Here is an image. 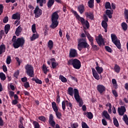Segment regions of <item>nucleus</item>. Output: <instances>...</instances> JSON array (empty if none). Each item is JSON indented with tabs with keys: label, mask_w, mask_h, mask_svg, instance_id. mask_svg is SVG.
Masks as SVG:
<instances>
[{
	"label": "nucleus",
	"mask_w": 128,
	"mask_h": 128,
	"mask_svg": "<svg viewBox=\"0 0 128 128\" xmlns=\"http://www.w3.org/2000/svg\"><path fill=\"white\" fill-rule=\"evenodd\" d=\"M85 16L87 18H90L91 20H94V13L90 12H85Z\"/></svg>",
	"instance_id": "obj_16"
},
{
	"label": "nucleus",
	"mask_w": 128,
	"mask_h": 128,
	"mask_svg": "<svg viewBox=\"0 0 128 128\" xmlns=\"http://www.w3.org/2000/svg\"><path fill=\"white\" fill-rule=\"evenodd\" d=\"M90 44L86 42V38H80L78 39V49L80 52L82 50V48H88Z\"/></svg>",
	"instance_id": "obj_2"
},
{
	"label": "nucleus",
	"mask_w": 128,
	"mask_h": 128,
	"mask_svg": "<svg viewBox=\"0 0 128 128\" xmlns=\"http://www.w3.org/2000/svg\"><path fill=\"white\" fill-rule=\"evenodd\" d=\"M121 26L123 30L124 31L126 30H128V24L126 23L123 22L121 24Z\"/></svg>",
	"instance_id": "obj_37"
},
{
	"label": "nucleus",
	"mask_w": 128,
	"mask_h": 128,
	"mask_svg": "<svg viewBox=\"0 0 128 128\" xmlns=\"http://www.w3.org/2000/svg\"><path fill=\"white\" fill-rule=\"evenodd\" d=\"M24 86L25 88H30V82H25L24 84Z\"/></svg>",
	"instance_id": "obj_60"
},
{
	"label": "nucleus",
	"mask_w": 128,
	"mask_h": 128,
	"mask_svg": "<svg viewBox=\"0 0 128 128\" xmlns=\"http://www.w3.org/2000/svg\"><path fill=\"white\" fill-rule=\"evenodd\" d=\"M90 45L92 46V48L93 50H98V46L94 44V42L92 44H90Z\"/></svg>",
	"instance_id": "obj_48"
},
{
	"label": "nucleus",
	"mask_w": 128,
	"mask_h": 128,
	"mask_svg": "<svg viewBox=\"0 0 128 128\" xmlns=\"http://www.w3.org/2000/svg\"><path fill=\"white\" fill-rule=\"evenodd\" d=\"M86 36L90 42V44H93L94 43V38H92V36H90V33H88L87 34H86Z\"/></svg>",
	"instance_id": "obj_30"
},
{
	"label": "nucleus",
	"mask_w": 128,
	"mask_h": 128,
	"mask_svg": "<svg viewBox=\"0 0 128 128\" xmlns=\"http://www.w3.org/2000/svg\"><path fill=\"white\" fill-rule=\"evenodd\" d=\"M8 22V17L6 16L4 18L3 22H4V24H6Z\"/></svg>",
	"instance_id": "obj_59"
},
{
	"label": "nucleus",
	"mask_w": 128,
	"mask_h": 128,
	"mask_svg": "<svg viewBox=\"0 0 128 128\" xmlns=\"http://www.w3.org/2000/svg\"><path fill=\"white\" fill-rule=\"evenodd\" d=\"M52 108H53V110L56 114L57 118H58V120H60V118H62V113L58 112V108L56 106V102H52Z\"/></svg>",
	"instance_id": "obj_8"
},
{
	"label": "nucleus",
	"mask_w": 128,
	"mask_h": 128,
	"mask_svg": "<svg viewBox=\"0 0 128 128\" xmlns=\"http://www.w3.org/2000/svg\"><path fill=\"white\" fill-rule=\"evenodd\" d=\"M111 38L113 44L116 46L118 50H120V48H122V44H120V40H118L116 35L115 34H111Z\"/></svg>",
	"instance_id": "obj_7"
},
{
	"label": "nucleus",
	"mask_w": 128,
	"mask_h": 128,
	"mask_svg": "<svg viewBox=\"0 0 128 128\" xmlns=\"http://www.w3.org/2000/svg\"><path fill=\"white\" fill-rule=\"evenodd\" d=\"M4 12V5L2 4H0V16Z\"/></svg>",
	"instance_id": "obj_53"
},
{
	"label": "nucleus",
	"mask_w": 128,
	"mask_h": 128,
	"mask_svg": "<svg viewBox=\"0 0 128 128\" xmlns=\"http://www.w3.org/2000/svg\"><path fill=\"white\" fill-rule=\"evenodd\" d=\"M32 124L34 126V128H40V124H38L36 121H34L32 122Z\"/></svg>",
	"instance_id": "obj_42"
},
{
	"label": "nucleus",
	"mask_w": 128,
	"mask_h": 128,
	"mask_svg": "<svg viewBox=\"0 0 128 128\" xmlns=\"http://www.w3.org/2000/svg\"><path fill=\"white\" fill-rule=\"evenodd\" d=\"M10 62H12V57H10V56H8L6 60L7 64H10Z\"/></svg>",
	"instance_id": "obj_47"
},
{
	"label": "nucleus",
	"mask_w": 128,
	"mask_h": 128,
	"mask_svg": "<svg viewBox=\"0 0 128 128\" xmlns=\"http://www.w3.org/2000/svg\"><path fill=\"white\" fill-rule=\"evenodd\" d=\"M12 20H20V14L18 12H16L12 15Z\"/></svg>",
	"instance_id": "obj_19"
},
{
	"label": "nucleus",
	"mask_w": 128,
	"mask_h": 128,
	"mask_svg": "<svg viewBox=\"0 0 128 128\" xmlns=\"http://www.w3.org/2000/svg\"><path fill=\"white\" fill-rule=\"evenodd\" d=\"M4 52H6V45L1 44L0 46V54H2Z\"/></svg>",
	"instance_id": "obj_25"
},
{
	"label": "nucleus",
	"mask_w": 128,
	"mask_h": 128,
	"mask_svg": "<svg viewBox=\"0 0 128 128\" xmlns=\"http://www.w3.org/2000/svg\"><path fill=\"white\" fill-rule=\"evenodd\" d=\"M92 70L94 78L96 80H99L100 75H98V72H96V69H94V68H92Z\"/></svg>",
	"instance_id": "obj_15"
},
{
	"label": "nucleus",
	"mask_w": 128,
	"mask_h": 128,
	"mask_svg": "<svg viewBox=\"0 0 128 128\" xmlns=\"http://www.w3.org/2000/svg\"><path fill=\"white\" fill-rule=\"evenodd\" d=\"M43 71L44 74H46L48 73V68H46V65H43Z\"/></svg>",
	"instance_id": "obj_54"
},
{
	"label": "nucleus",
	"mask_w": 128,
	"mask_h": 128,
	"mask_svg": "<svg viewBox=\"0 0 128 128\" xmlns=\"http://www.w3.org/2000/svg\"><path fill=\"white\" fill-rule=\"evenodd\" d=\"M78 128V124L77 122L74 123L72 124V128Z\"/></svg>",
	"instance_id": "obj_64"
},
{
	"label": "nucleus",
	"mask_w": 128,
	"mask_h": 128,
	"mask_svg": "<svg viewBox=\"0 0 128 128\" xmlns=\"http://www.w3.org/2000/svg\"><path fill=\"white\" fill-rule=\"evenodd\" d=\"M72 14L75 16L76 20H78L81 22L82 26H85L86 28H90V22H88V20H86L84 18L82 17H80L76 11L72 10Z\"/></svg>",
	"instance_id": "obj_4"
},
{
	"label": "nucleus",
	"mask_w": 128,
	"mask_h": 128,
	"mask_svg": "<svg viewBox=\"0 0 128 128\" xmlns=\"http://www.w3.org/2000/svg\"><path fill=\"white\" fill-rule=\"evenodd\" d=\"M118 112L119 114V116H124L126 112V109L124 106H121L120 107L118 108Z\"/></svg>",
	"instance_id": "obj_11"
},
{
	"label": "nucleus",
	"mask_w": 128,
	"mask_h": 128,
	"mask_svg": "<svg viewBox=\"0 0 128 128\" xmlns=\"http://www.w3.org/2000/svg\"><path fill=\"white\" fill-rule=\"evenodd\" d=\"M68 66H72L76 70H80L82 68V62L80 60L76 58H72L68 61Z\"/></svg>",
	"instance_id": "obj_3"
},
{
	"label": "nucleus",
	"mask_w": 128,
	"mask_h": 128,
	"mask_svg": "<svg viewBox=\"0 0 128 128\" xmlns=\"http://www.w3.org/2000/svg\"><path fill=\"white\" fill-rule=\"evenodd\" d=\"M4 124V120H2V118L0 116V126H3Z\"/></svg>",
	"instance_id": "obj_58"
},
{
	"label": "nucleus",
	"mask_w": 128,
	"mask_h": 128,
	"mask_svg": "<svg viewBox=\"0 0 128 128\" xmlns=\"http://www.w3.org/2000/svg\"><path fill=\"white\" fill-rule=\"evenodd\" d=\"M58 64L56 62H52V68H56V66H58Z\"/></svg>",
	"instance_id": "obj_55"
},
{
	"label": "nucleus",
	"mask_w": 128,
	"mask_h": 128,
	"mask_svg": "<svg viewBox=\"0 0 128 128\" xmlns=\"http://www.w3.org/2000/svg\"><path fill=\"white\" fill-rule=\"evenodd\" d=\"M48 46L50 50H52V48H54V42L52 40H50L48 43Z\"/></svg>",
	"instance_id": "obj_26"
},
{
	"label": "nucleus",
	"mask_w": 128,
	"mask_h": 128,
	"mask_svg": "<svg viewBox=\"0 0 128 128\" xmlns=\"http://www.w3.org/2000/svg\"><path fill=\"white\" fill-rule=\"evenodd\" d=\"M36 34H34L32 36H31L30 38V40H31V42H34V40H36V38H38L40 37V35H38V32H35Z\"/></svg>",
	"instance_id": "obj_22"
},
{
	"label": "nucleus",
	"mask_w": 128,
	"mask_h": 128,
	"mask_svg": "<svg viewBox=\"0 0 128 128\" xmlns=\"http://www.w3.org/2000/svg\"><path fill=\"white\" fill-rule=\"evenodd\" d=\"M96 40L97 44H98L100 46L102 44H104V38H102V36L101 34L98 36V38H96Z\"/></svg>",
	"instance_id": "obj_14"
},
{
	"label": "nucleus",
	"mask_w": 128,
	"mask_h": 128,
	"mask_svg": "<svg viewBox=\"0 0 128 128\" xmlns=\"http://www.w3.org/2000/svg\"><path fill=\"white\" fill-rule=\"evenodd\" d=\"M74 88L72 87H69L68 88V93L70 96H74Z\"/></svg>",
	"instance_id": "obj_31"
},
{
	"label": "nucleus",
	"mask_w": 128,
	"mask_h": 128,
	"mask_svg": "<svg viewBox=\"0 0 128 128\" xmlns=\"http://www.w3.org/2000/svg\"><path fill=\"white\" fill-rule=\"evenodd\" d=\"M123 120L125 124H127V126H128V115L124 114L123 116Z\"/></svg>",
	"instance_id": "obj_46"
},
{
	"label": "nucleus",
	"mask_w": 128,
	"mask_h": 128,
	"mask_svg": "<svg viewBox=\"0 0 128 128\" xmlns=\"http://www.w3.org/2000/svg\"><path fill=\"white\" fill-rule=\"evenodd\" d=\"M36 3L39 4L40 6H44V4H46V0H36Z\"/></svg>",
	"instance_id": "obj_27"
},
{
	"label": "nucleus",
	"mask_w": 128,
	"mask_h": 128,
	"mask_svg": "<svg viewBox=\"0 0 128 128\" xmlns=\"http://www.w3.org/2000/svg\"><path fill=\"white\" fill-rule=\"evenodd\" d=\"M26 74L30 78H34V66L30 64H27L25 66Z\"/></svg>",
	"instance_id": "obj_5"
},
{
	"label": "nucleus",
	"mask_w": 128,
	"mask_h": 128,
	"mask_svg": "<svg viewBox=\"0 0 128 128\" xmlns=\"http://www.w3.org/2000/svg\"><path fill=\"white\" fill-rule=\"evenodd\" d=\"M59 78H60V80H61V82H68V80H66V78L62 75H60L59 76Z\"/></svg>",
	"instance_id": "obj_38"
},
{
	"label": "nucleus",
	"mask_w": 128,
	"mask_h": 128,
	"mask_svg": "<svg viewBox=\"0 0 128 128\" xmlns=\"http://www.w3.org/2000/svg\"><path fill=\"white\" fill-rule=\"evenodd\" d=\"M102 114L103 116H104L106 120H110V114H108V112L106 110H104Z\"/></svg>",
	"instance_id": "obj_34"
},
{
	"label": "nucleus",
	"mask_w": 128,
	"mask_h": 128,
	"mask_svg": "<svg viewBox=\"0 0 128 128\" xmlns=\"http://www.w3.org/2000/svg\"><path fill=\"white\" fill-rule=\"evenodd\" d=\"M69 56L70 58L78 56V51L76 49H70Z\"/></svg>",
	"instance_id": "obj_12"
},
{
	"label": "nucleus",
	"mask_w": 128,
	"mask_h": 128,
	"mask_svg": "<svg viewBox=\"0 0 128 128\" xmlns=\"http://www.w3.org/2000/svg\"><path fill=\"white\" fill-rule=\"evenodd\" d=\"M112 84L114 88H118V83L116 82V80L115 78L112 79Z\"/></svg>",
	"instance_id": "obj_40"
},
{
	"label": "nucleus",
	"mask_w": 128,
	"mask_h": 128,
	"mask_svg": "<svg viewBox=\"0 0 128 128\" xmlns=\"http://www.w3.org/2000/svg\"><path fill=\"white\" fill-rule=\"evenodd\" d=\"M52 120H54V115H52V114H50V116H49V120L48 122H50Z\"/></svg>",
	"instance_id": "obj_62"
},
{
	"label": "nucleus",
	"mask_w": 128,
	"mask_h": 128,
	"mask_svg": "<svg viewBox=\"0 0 128 128\" xmlns=\"http://www.w3.org/2000/svg\"><path fill=\"white\" fill-rule=\"evenodd\" d=\"M38 120H41L42 122H46V117H44V116H40L38 117Z\"/></svg>",
	"instance_id": "obj_56"
},
{
	"label": "nucleus",
	"mask_w": 128,
	"mask_h": 128,
	"mask_svg": "<svg viewBox=\"0 0 128 128\" xmlns=\"http://www.w3.org/2000/svg\"><path fill=\"white\" fill-rule=\"evenodd\" d=\"M114 70L115 72L120 74V67L118 64H116L114 66Z\"/></svg>",
	"instance_id": "obj_28"
},
{
	"label": "nucleus",
	"mask_w": 128,
	"mask_h": 128,
	"mask_svg": "<svg viewBox=\"0 0 128 128\" xmlns=\"http://www.w3.org/2000/svg\"><path fill=\"white\" fill-rule=\"evenodd\" d=\"M54 4V0H48L47 2V6L48 8H50Z\"/></svg>",
	"instance_id": "obj_24"
},
{
	"label": "nucleus",
	"mask_w": 128,
	"mask_h": 128,
	"mask_svg": "<svg viewBox=\"0 0 128 128\" xmlns=\"http://www.w3.org/2000/svg\"><path fill=\"white\" fill-rule=\"evenodd\" d=\"M32 30L33 34H36V24H33L32 25Z\"/></svg>",
	"instance_id": "obj_52"
},
{
	"label": "nucleus",
	"mask_w": 128,
	"mask_h": 128,
	"mask_svg": "<svg viewBox=\"0 0 128 128\" xmlns=\"http://www.w3.org/2000/svg\"><path fill=\"white\" fill-rule=\"evenodd\" d=\"M2 70L4 72H8V68H6V66H2Z\"/></svg>",
	"instance_id": "obj_61"
},
{
	"label": "nucleus",
	"mask_w": 128,
	"mask_h": 128,
	"mask_svg": "<svg viewBox=\"0 0 128 128\" xmlns=\"http://www.w3.org/2000/svg\"><path fill=\"white\" fill-rule=\"evenodd\" d=\"M60 16H58V12L56 11L52 13L51 17V20L58 22Z\"/></svg>",
	"instance_id": "obj_13"
},
{
	"label": "nucleus",
	"mask_w": 128,
	"mask_h": 128,
	"mask_svg": "<svg viewBox=\"0 0 128 128\" xmlns=\"http://www.w3.org/2000/svg\"><path fill=\"white\" fill-rule=\"evenodd\" d=\"M12 42L14 48H22L26 42L24 38L21 37L16 38V36H14Z\"/></svg>",
	"instance_id": "obj_1"
},
{
	"label": "nucleus",
	"mask_w": 128,
	"mask_h": 128,
	"mask_svg": "<svg viewBox=\"0 0 128 128\" xmlns=\"http://www.w3.org/2000/svg\"><path fill=\"white\" fill-rule=\"evenodd\" d=\"M74 98L77 102L79 104V106H80V108H81V106H82L84 102H82V98H80V96L78 90L77 88H74Z\"/></svg>",
	"instance_id": "obj_6"
},
{
	"label": "nucleus",
	"mask_w": 128,
	"mask_h": 128,
	"mask_svg": "<svg viewBox=\"0 0 128 128\" xmlns=\"http://www.w3.org/2000/svg\"><path fill=\"white\" fill-rule=\"evenodd\" d=\"M113 122L114 126H115L116 128H118L120 126V124H118V121L116 117L113 118Z\"/></svg>",
	"instance_id": "obj_29"
},
{
	"label": "nucleus",
	"mask_w": 128,
	"mask_h": 128,
	"mask_svg": "<svg viewBox=\"0 0 128 128\" xmlns=\"http://www.w3.org/2000/svg\"><path fill=\"white\" fill-rule=\"evenodd\" d=\"M78 10L80 14H84L86 10L84 9V4L80 5L78 8Z\"/></svg>",
	"instance_id": "obj_18"
},
{
	"label": "nucleus",
	"mask_w": 128,
	"mask_h": 128,
	"mask_svg": "<svg viewBox=\"0 0 128 128\" xmlns=\"http://www.w3.org/2000/svg\"><path fill=\"white\" fill-rule=\"evenodd\" d=\"M124 18L126 20V22L128 24V10L124 9Z\"/></svg>",
	"instance_id": "obj_36"
},
{
	"label": "nucleus",
	"mask_w": 128,
	"mask_h": 128,
	"mask_svg": "<svg viewBox=\"0 0 128 128\" xmlns=\"http://www.w3.org/2000/svg\"><path fill=\"white\" fill-rule=\"evenodd\" d=\"M34 14H35V18H40L42 14V10L38 6H36L34 10Z\"/></svg>",
	"instance_id": "obj_9"
},
{
	"label": "nucleus",
	"mask_w": 128,
	"mask_h": 128,
	"mask_svg": "<svg viewBox=\"0 0 128 128\" xmlns=\"http://www.w3.org/2000/svg\"><path fill=\"white\" fill-rule=\"evenodd\" d=\"M86 116L89 118V120H92L94 118V114L92 112H87V114L86 115Z\"/></svg>",
	"instance_id": "obj_39"
},
{
	"label": "nucleus",
	"mask_w": 128,
	"mask_h": 128,
	"mask_svg": "<svg viewBox=\"0 0 128 128\" xmlns=\"http://www.w3.org/2000/svg\"><path fill=\"white\" fill-rule=\"evenodd\" d=\"M48 122L51 126H52V128H54V126H56V122L54 121V120L48 121Z\"/></svg>",
	"instance_id": "obj_50"
},
{
	"label": "nucleus",
	"mask_w": 128,
	"mask_h": 128,
	"mask_svg": "<svg viewBox=\"0 0 128 128\" xmlns=\"http://www.w3.org/2000/svg\"><path fill=\"white\" fill-rule=\"evenodd\" d=\"M94 1H88V6L90 8H92L94 6Z\"/></svg>",
	"instance_id": "obj_41"
},
{
	"label": "nucleus",
	"mask_w": 128,
	"mask_h": 128,
	"mask_svg": "<svg viewBox=\"0 0 128 128\" xmlns=\"http://www.w3.org/2000/svg\"><path fill=\"white\" fill-rule=\"evenodd\" d=\"M106 14L109 18H112V14H114V10H106Z\"/></svg>",
	"instance_id": "obj_20"
},
{
	"label": "nucleus",
	"mask_w": 128,
	"mask_h": 128,
	"mask_svg": "<svg viewBox=\"0 0 128 128\" xmlns=\"http://www.w3.org/2000/svg\"><path fill=\"white\" fill-rule=\"evenodd\" d=\"M22 28L20 26H18L15 32V34L16 36H20V33L22 32Z\"/></svg>",
	"instance_id": "obj_21"
},
{
	"label": "nucleus",
	"mask_w": 128,
	"mask_h": 128,
	"mask_svg": "<svg viewBox=\"0 0 128 128\" xmlns=\"http://www.w3.org/2000/svg\"><path fill=\"white\" fill-rule=\"evenodd\" d=\"M105 8L106 10L110 9L112 10V6H110V2H106L105 4Z\"/></svg>",
	"instance_id": "obj_44"
},
{
	"label": "nucleus",
	"mask_w": 128,
	"mask_h": 128,
	"mask_svg": "<svg viewBox=\"0 0 128 128\" xmlns=\"http://www.w3.org/2000/svg\"><path fill=\"white\" fill-rule=\"evenodd\" d=\"M9 96H10V98L14 97V92L12 91H10L9 92Z\"/></svg>",
	"instance_id": "obj_63"
},
{
	"label": "nucleus",
	"mask_w": 128,
	"mask_h": 128,
	"mask_svg": "<svg viewBox=\"0 0 128 128\" xmlns=\"http://www.w3.org/2000/svg\"><path fill=\"white\" fill-rule=\"evenodd\" d=\"M102 26L104 29V32H108V23L106 21H102Z\"/></svg>",
	"instance_id": "obj_23"
},
{
	"label": "nucleus",
	"mask_w": 128,
	"mask_h": 128,
	"mask_svg": "<svg viewBox=\"0 0 128 128\" xmlns=\"http://www.w3.org/2000/svg\"><path fill=\"white\" fill-rule=\"evenodd\" d=\"M0 78L1 80H6V74L4 72L0 73Z\"/></svg>",
	"instance_id": "obj_43"
},
{
	"label": "nucleus",
	"mask_w": 128,
	"mask_h": 128,
	"mask_svg": "<svg viewBox=\"0 0 128 128\" xmlns=\"http://www.w3.org/2000/svg\"><path fill=\"white\" fill-rule=\"evenodd\" d=\"M82 128H90V127H88V124H86V122H82Z\"/></svg>",
	"instance_id": "obj_49"
},
{
	"label": "nucleus",
	"mask_w": 128,
	"mask_h": 128,
	"mask_svg": "<svg viewBox=\"0 0 128 128\" xmlns=\"http://www.w3.org/2000/svg\"><path fill=\"white\" fill-rule=\"evenodd\" d=\"M97 72L99 74H101L102 72H104V68H102V67H97V68H95Z\"/></svg>",
	"instance_id": "obj_33"
},
{
	"label": "nucleus",
	"mask_w": 128,
	"mask_h": 128,
	"mask_svg": "<svg viewBox=\"0 0 128 128\" xmlns=\"http://www.w3.org/2000/svg\"><path fill=\"white\" fill-rule=\"evenodd\" d=\"M32 82H36V84H42V82L41 81V80H40L38 78H36H36H33L32 79Z\"/></svg>",
	"instance_id": "obj_35"
},
{
	"label": "nucleus",
	"mask_w": 128,
	"mask_h": 128,
	"mask_svg": "<svg viewBox=\"0 0 128 128\" xmlns=\"http://www.w3.org/2000/svg\"><path fill=\"white\" fill-rule=\"evenodd\" d=\"M96 89L100 94H104V92H106V87L104 85H98L96 86Z\"/></svg>",
	"instance_id": "obj_10"
},
{
	"label": "nucleus",
	"mask_w": 128,
	"mask_h": 128,
	"mask_svg": "<svg viewBox=\"0 0 128 128\" xmlns=\"http://www.w3.org/2000/svg\"><path fill=\"white\" fill-rule=\"evenodd\" d=\"M105 49L108 52H112V50L108 46H105Z\"/></svg>",
	"instance_id": "obj_51"
},
{
	"label": "nucleus",
	"mask_w": 128,
	"mask_h": 128,
	"mask_svg": "<svg viewBox=\"0 0 128 128\" xmlns=\"http://www.w3.org/2000/svg\"><path fill=\"white\" fill-rule=\"evenodd\" d=\"M62 108L64 111L66 110V102L65 101L62 102Z\"/></svg>",
	"instance_id": "obj_57"
},
{
	"label": "nucleus",
	"mask_w": 128,
	"mask_h": 128,
	"mask_svg": "<svg viewBox=\"0 0 128 128\" xmlns=\"http://www.w3.org/2000/svg\"><path fill=\"white\" fill-rule=\"evenodd\" d=\"M106 106H108L109 108L108 110V112L109 114H112V104L108 102L106 104Z\"/></svg>",
	"instance_id": "obj_45"
},
{
	"label": "nucleus",
	"mask_w": 128,
	"mask_h": 128,
	"mask_svg": "<svg viewBox=\"0 0 128 128\" xmlns=\"http://www.w3.org/2000/svg\"><path fill=\"white\" fill-rule=\"evenodd\" d=\"M52 21V24L50 26V28L52 30H54L56 28H58V21Z\"/></svg>",
	"instance_id": "obj_17"
},
{
	"label": "nucleus",
	"mask_w": 128,
	"mask_h": 128,
	"mask_svg": "<svg viewBox=\"0 0 128 128\" xmlns=\"http://www.w3.org/2000/svg\"><path fill=\"white\" fill-rule=\"evenodd\" d=\"M10 30V25L9 24H6L4 26V31H5V34H8V33Z\"/></svg>",
	"instance_id": "obj_32"
}]
</instances>
